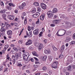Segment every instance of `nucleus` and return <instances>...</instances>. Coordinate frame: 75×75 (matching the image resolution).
<instances>
[{
  "instance_id": "obj_1",
  "label": "nucleus",
  "mask_w": 75,
  "mask_h": 75,
  "mask_svg": "<svg viewBox=\"0 0 75 75\" xmlns=\"http://www.w3.org/2000/svg\"><path fill=\"white\" fill-rule=\"evenodd\" d=\"M66 33V31L65 30L63 29H59L57 31V35L58 37L63 36V35H64Z\"/></svg>"
},
{
  "instance_id": "obj_2",
  "label": "nucleus",
  "mask_w": 75,
  "mask_h": 75,
  "mask_svg": "<svg viewBox=\"0 0 75 75\" xmlns=\"http://www.w3.org/2000/svg\"><path fill=\"white\" fill-rule=\"evenodd\" d=\"M47 14L49 18H51L54 16V13L51 11H49L48 12Z\"/></svg>"
},
{
  "instance_id": "obj_3",
  "label": "nucleus",
  "mask_w": 75,
  "mask_h": 75,
  "mask_svg": "<svg viewBox=\"0 0 75 75\" xmlns=\"http://www.w3.org/2000/svg\"><path fill=\"white\" fill-rule=\"evenodd\" d=\"M58 64V62H54L52 65V68L54 69L57 68V64Z\"/></svg>"
},
{
  "instance_id": "obj_4",
  "label": "nucleus",
  "mask_w": 75,
  "mask_h": 75,
  "mask_svg": "<svg viewBox=\"0 0 75 75\" xmlns=\"http://www.w3.org/2000/svg\"><path fill=\"white\" fill-rule=\"evenodd\" d=\"M65 27H71V24L70 23L67 22H66Z\"/></svg>"
},
{
  "instance_id": "obj_5",
  "label": "nucleus",
  "mask_w": 75,
  "mask_h": 75,
  "mask_svg": "<svg viewBox=\"0 0 75 75\" xmlns=\"http://www.w3.org/2000/svg\"><path fill=\"white\" fill-rule=\"evenodd\" d=\"M39 16H40V13L37 12L36 13L33 15L32 16V17H34V18H37V17H38Z\"/></svg>"
},
{
  "instance_id": "obj_6",
  "label": "nucleus",
  "mask_w": 75,
  "mask_h": 75,
  "mask_svg": "<svg viewBox=\"0 0 75 75\" xmlns=\"http://www.w3.org/2000/svg\"><path fill=\"white\" fill-rule=\"evenodd\" d=\"M40 6L41 7H42V8H43V9H44V10H45L46 8V5L45 4L42 3L40 4Z\"/></svg>"
},
{
  "instance_id": "obj_7",
  "label": "nucleus",
  "mask_w": 75,
  "mask_h": 75,
  "mask_svg": "<svg viewBox=\"0 0 75 75\" xmlns=\"http://www.w3.org/2000/svg\"><path fill=\"white\" fill-rule=\"evenodd\" d=\"M39 33V30L38 29H36L33 31V33L35 35H38Z\"/></svg>"
},
{
  "instance_id": "obj_8",
  "label": "nucleus",
  "mask_w": 75,
  "mask_h": 75,
  "mask_svg": "<svg viewBox=\"0 0 75 75\" xmlns=\"http://www.w3.org/2000/svg\"><path fill=\"white\" fill-rule=\"evenodd\" d=\"M32 43V40H29L25 44L26 45H29Z\"/></svg>"
},
{
  "instance_id": "obj_9",
  "label": "nucleus",
  "mask_w": 75,
  "mask_h": 75,
  "mask_svg": "<svg viewBox=\"0 0 75 75\" xmlns=\"http://www.w3.org/2000/svg\"><path fill=\"white\" fill-rule=\"evenodd\" d=\"M28 57H29L27 56H25L24 54H23V58L24 61H27V60L28 59Z\"/></svg>"
},
{
  "instance_id": "obj_10",
  "label": "nucleus",
  "mask_w": 75,
  "mask_h": 75,
  "mask_svg": "<svg viewBox=\"0 0 75 75\" xmlns=\"http://www.w3.org/2000/svg\"><path fill=\"white\" fill-rule=\"evenodd\" d=\"M43 47V45L42 44H40L39 45V47H38V50H41Z\"/></svg>"
},
{
  "instance_id": "obj_11",
  "label": "nucleus",
  "mask_w": 75,
  "mask_h": 75,
  "mask_svg": "<svg viewBox=\"0 0 75 75\" xmlns=\"http://www.w3.org/2000/svg\"><path fill=\"white\" fill-rule=\"evenodd\" d=\"M43 15H41L40 17V19L41 20H42V21L43 20L44 18V17H45V14H43Z\"/></svg>"
},
{
  "instance_id": "obj_12",
  "label": "nucleus",
  "mask_w": 75,
  "mask_h": 75,
  "mask_svg": "<svg viewBox=\"0 0 75 75\" xmlns=\"http://www.w3.org/2000/svg\"><path fill=\"white\" fill-rule=\"evenodd\" d=\"M13 32L11 30H8L7 32V34L9 35H12V34Z\"/></svg>"
},
{
  "instance_id": "obj_13",
  "label": "nucleus",
  "mask_w": 75,
  "mask_h": 75,
  "mask_svg": "<svg viewBox=\"0 0 75 75\" xmlns=\"http://www.w3.org/2000/svg\"><path fill=\"white\" fill-rule=\"evenodd\" d=\"M7 11V9H4L1 10L0 11V13H5V11Z\"/></svg>"
},
{
  "instance_id": "obj_14",
  "label": "nucleus",
  "mask_w": 75,
  "mask_h": 75,
  "mask_svg": "<svg viewBox=\"0 0 75 75\" xmlns=\"http://www.w3.org/2000/svg\"><path fill=\"white\" fill-rule=\"evenodd\" d=\"M32 54L33 55H35V56H36V57L38 56V55L37 54V52H33Z\"/></svg>"
},
{
  "instance_id": "obj_15",
  "label": "nucleus",
  "mask_w": 75,
  "mask_h": 75,
  "mask_svg": "<svg viewBox=\"0 0 75 75\" xmlns=\"http://www.w3.org/2000/svg\"><path fill=\"white\" fill-rule=\"evenodd\" d=\"M71 69H72V67H71V66L70 65L67 68V71H70Z\"/></svg>"
},
{
  "instance_id": "obj_16",
  "label": "nucleus",
  "mask_w": 75,
  "mask_h": 75,
  "mask_svg": "<svg viewBox=\"0 0 75 75\" xmlns=\"http://www.w3.org/2000/svg\"><path fill=\"white\" fill-rule=\"evenodd\" d=\"M70 40H71V38L69 37H67L66 42H68L69 41H70Z\"/></svg>"
},
{
  "instance_id": "obj_17",
  "label": "nucleus",
  "mask_w": 75,
  "mask_h": 75,
  "mask_svg": "<svg viewBox=\"0 0 75 75\" xmlns=\"http://www.w3.org/2000/svg\"><path fill=\"white\" fill-rule=\"evenodd\" d=\"M17 67H22L23 65L21 64V63L20 62L18 63V64L17 65Z\"/></svg>"
},
{
  "instance_id": "obj_18",
  "label": "nucleus",
  "mask_w": 75,
  "mask_h": 75,
  "mask_svg": "<svg viewBox=\"0 0 75 75\" xmlns=\"http://www.w3.org/2000/svg\"><path fill=\"white\" fill-rule=\"evenodd\" d=\"M9 18L10 20H13L14 19V16H9Z\"/></svg>"
},
{
  "instance_id": "obj_19",
  "label": "nucleus",
  "mask_w": 75,
  "mask_h": 75,
  "mask_svg": "<svg viewBox=\"0 0 75 75\" xmlns=\"http://www.w3.org/2000/svg\"><path fill=\"white\" fill-rule=\"evenodd\" d=\"M23 55H25L26 56H27L28 57H29V53H28V52H25V54H23Z\"/></svg>"
},
{
  "instance_id": "obj_20",
  "label": "nucleus",
  "mask_w": 75,
  "mask_h": 75,
  "mask_svg": "<svg viewBox=\"0 0 75 75\" xmlns=\"http://www.w3.org/2000/svg\"><path fill=\"white\" fill-rule=\"evenodd\" d=\"M9 47V46L8 45H6L4 47V51H6V50L8 48V47Z\"/></svg>"
},
{
  "instance_id": "obj_21",
  "label": "nucleus",
  "mask_w": 75,
  "mask_h": 75,
  "mask_svg": "<svg viewBox=\"0 0 75 75\" xmlns=\"http://www.w3.org/2000/svg\"><path fill=\"white\" fill-rule=\"evenodd\" d=\"M52 11L53 13H55L58 11V10H57V9L54 8L53 10Z\"/></svg>"
},
{
  "instance_id": "obj_22",
  "label": "nucleus",
  "mask_w": 75,
  "mask_h": 75,
  "mask_svg": "<svg viewBox=\"0 0 75 75\" xmlns=\"http://www.w3.org/2000/svg\"><path fill=\"white\" fill-rule=\"evenodd\" d=\"M1 32H3L4 33L6 31V30L4 29V28H1Z\"/></svg>"
},
{
  "instance_id": "obj_23",
  "label": "nucleus",
  "mask_w": 75,
  "mask_h": 75,
  "mask_svg": "<svg viewBox=\"0 0 75 75\" xmlns=\"http://www.w3.org/2000/svg\"><path fill=\"white\" fill-rule=\"evenodd\" d=\"M21 55H20L19 56H18V53H16L15 56V57H17V59H18V57H20Z\"/></svg>"
},
{
  "instance_id": "obj_24",
  "label": "nucleus",
  "mask_w": 75,
  "mask_h": 75,
  "mask_svg": "<svg viewBox=\"0 0 75 75\" xmlns=\"http://www.w3.org/2000/svg\"><path fill=\"white\" fill-rule=\"evenodd\" d=\"M0 25L1 26V27H4L6 26V25L4 23H1Z\"/></svg>"
},
{
  "instance_id": "obj_25",
  "label": "nucleus",
  "mask_w": 75,
  "mask_h": 75,
  "mask_svg": "<svg viewBox=\"0 0 75 75\" xmlns=\"http://www.w3.org/2000/svg\"><path fill=\"white\" fill-rule=\"evenodd\" d=\"M34 4L36 6H39V3L38 2H35L34 3Z\"/></svg>"
},
{
  "instance_id": "obj_26",
  "label": "nucleus",
  "mask_w": 75,
  "mask_h": 75,
  "mask_svg": "<svg viewBox=\"0 0 75 75\" xmlns=\"http://www.w3.org/2000/svg\"><path fill=\"white\" fill-rule=\"evenodd\" d=\"M8 5L10 6H13V7L14 6V5L12 3H9L8 4Z\"/></svg>"
},
{
  "instance_id": "obj_27",
  "label": "nucleus",
  "mask_w": 75,
  "mask_h": 75,
  "mask_svg": "<svg viewBox=\"0 0 75 75\" xmlns=\"http://www.w3.org/2000/svg\"><path fill=\"white\" fill-rule=\"evenodd\" d=\"M64 57V55L62 54H60L59 56V58H60V59L62 58H63Z\"/></svg>"
},
{
  "instance_id": "obj_28",
  "label": "nucleus",
  "mask_w": 75,
  "mask_h": 75,
  "mask_svg": "<svg viewBox=\"0 0 75 75\" xmlns=\"http://www.w3.org/2000/svg\"><path fill=\"white\" fill-rule=\"evenodd\" d=\"M47 56H45L43 57V61H45V59H47Z\"/></svg>"
},
{
  "instance_id": "obj_29",
  "label": "nucleus",
  "mask_w": 75,
  "mask_h": 75,
  "mask_svg": "<svg viewBox=\"0 0 75 75\" xmlns=\"http://www.w3.org/2000/svg\"><path fill=\"white\" fill-rule=\"evenodd\" d=\"M6 8H7L8 10H11V8L10 7V6H6Z\"/></svg>"
},
{
  "instance_id": "obj_30",
  "label": "nucleus",
  "mask_w": 75,
  "mask_h": 75,
  "mask_svg": "<svg viewBox=\"0 0 75 75\" xmlns=\"http://www.w3.org/2000/svg\"><path fill=\"white\" fill-rule=\"evenodd\" d=\"M24 24H27V18H25Z\"/></svg>"
},
{
  "instance_id": "obj_31",
  "label": "nucleus",
  "mask_w": 75,
  "mask_h": 75,
  "mask_svg": "<svg viewBox=\"0 0 75 75\" xmlns=\"http://www.w3.org/2000/svg\"><path fill=\"white\" fill-rule=\"evenodd\" d=\"M45 51H47L48 53H50V49H48L47 50H46Z\"/></svg>"
},
{
  "instance_id": "obj_32",
  "label": "nucleus",
  "mask_w": 75,
  "mask_h": 75,
  "mask_svg": "<svg viewBox=\"0 0 75 75\" xmlns=\"http://www.w3.org/2000/svg\"><path fill=\"white\" fill-rule=\"evenodd\" d=\"M52 56H49V59L50 61H51L52 60Z\"/></svg>"
},
{
  "instance_id": "obj_33",
  "label": "nucleus",
  "mask_w": 75,
  "mask_h": 75,
  "mask_svg": "<svg viewBox=\"0 0 75 75\" xmlns=\"http://www.w3.org/2000/svg\"><path fill=\"white\" fill-rule=\"evenodd\" d=\"M19 8L21 10H23V9L24 8V7H22V6H21V5L19 6Z\"/></svg>"
},
{
  "instance_id": "obj_34",
  "label": "nucleus",
  "mask_w": 75,
  "mask_h": 75,
  "mask_svg": "<svg viewBox=\"0 0 75 75\" xmlns=\"http://www.w3.org/2000/svg\"><path fill=\"white\" fill-rule=\"evenodd\" d=\"M64 48H65V46H64V45H62V47H61V50H64Z\"/></svg>"
},
{
  "instance_id": "obj_35",
  "label": "nucleus",
  "mask_w": 75,
  "mask_h": 75,
  "mask_svg": "<svg viewBox=\"0 0 75 75\" xmlns=\"http://www.w3.org/2000/svg\"><path fill=\"white\" fill-rule=\"evenodd\" d=\"M13 49L15 51H18V49H17L16 47H13Z\"/></svg>"
},
{
  "instance_id": "obj_36",
  "label": "nucleus",
  "mask_w": 75,
  "mask_h": 75,
  "mask_svg": "<svg viewBox=\"0 0 75 75\" xmlns=\"http://www.w3.org/2000/svg\"><path fill=\"white\" fill-rule=\"evenodd\" d=\"M42 69L43 70V71H46V70H47V68H46V67H43Z\"/></svg>"
},
{
  "instance_id": "obj_37",
  "label": "nucleus",
  "mask_w": 75,
  "mask_h": 75,
  "mask_svg": "<svg viewBox=\"0 0 75 75\" xmlns=\"http://www.w3.org/2000/svg\"><path fill=\"white\" fill-rule=\"evenodd\" d=\"M39 23H40V20H39V19H38V21L36 22V24H38Z\"/></svg>"
},
{
  "instance_id": "obj_38",
  "label": "nucleus",
  "mask_w": 75,
  "mask_h": 75,
  "mask_svg": "<svg viewBox=\"0 0 75 75\" xmlns=\"http://www.w3.org/2000/svg\"><path fill=\"white\" fill-rule=\"evenodd\" d=\"M26 5V4L25 3H23L22 4V6L23 7H24V6H25Z\"/></svg>"
},
{
  "instance_id": "obj_39",
  "label": "nucleus",
  "mask_w": 75,
  "mask_h": 75,
  "mask_svg": "<svg viewBox=\"0 0 75 75\" xmlns=\"http://www.w3.org/2000/svg\"><path fill=\"white\" fill-rule=\"evenodd\" d=\"M1 6H4V3L3 2V1H1Z\"/></svg>"
},
{
  "instance_id": "obj_40",
  "label": "nucleus",
  "mask_w": 75,
  "mask_h": 75,
  "mask_svg": "<svg viewBox=\"0 0 75 75\" xmlns=\"http://www.w3.org/2000/svg\"><path fill=\"white\" fill-rule=\"evenodd\" d=\"M38 11L39 12L41 11V8H40V7H38Z\"/></svg>"
},
{
  "instance_id": "obj_41",
  "label": "nucleus",
  "mask_w": 75,
  "mask_h": 75,
  "mask_svg": "<svg viewBox=\"0 0 75 75\" xmlns=\"http://www.w3.org/2000/svg\"><path fill=\"white\" fill-rule=\"evenodd\" d=\"M71 34V32H67L66 33L67 35H69V34Z\"/></svg>"
},
{
  "instance_id": "obj_42",
  "label": "nucleus",
  "mask_w": 75,
  "mask_h": 75,
  "mask_svg": "<svg viewBox=\"0 0 75 75\" xmlns=\"http://www.w3.org/2000/svg\"><path fill=\"white\" fill-rule=\"evenodd\" d=\"M71 44H75V42L74 41H72L71 42Z\"/></svg>"
},
{
  "instance_id": "obj_43",
  "label": "nucleus",
  "mask_w": 75,
  "mask_h": 75,
  "mask_svg": "<svg viewBox=\"0 0 75 75\" xmlns=\"http://www.w3.org/2000/svg\"><path fill=\"white\" fill-rule=\"evenodd\" d=\"M53 50H54V51H57V48L55 47H53Z\"/></svg>"
},
{
  "instance_id": "obj_44",
  "label": "nucleus",
  "mask_w": 75,
  "mask_h": 75,
  "mask_svg": "<svg viewBox=\"0 0 75 75\" xmlns=\"http://www.w3.org/2000/svg\"><path fill=\"white\" fill-rule=\"evenodd\" d=\"M36 12V10H33L32 11V13H35Z\"/></svg>"
},
{
  "instance_id": "obj_45",
  "label": "nucleus",
  "mask_w": 75,
  "mask_h": 75,
  "mask_svg": "<svg viewBox=\"0 0 75 75\" xmlns=\"http://www.w3.org/2000/svg\"><path fill=\"white\" fill-rule=\"evenodd\" d=\"M72 37L73 38H74V39H75V33L72 36Z\"/></svg>"
},
{
  "instance_id": "obj_46",
  "label": "nucleus",
  "mask_w": 75,
  "mask_h": 75,
  "mask_svg": "<svg viewBox=\"0 0 75 75\" xmlns=\"http://www.w3.org/2000/svg\"><path fill=\"white\" fill-rule=\"evenodd\" d=\"M22 42H23V40H19V43L20 44H22Z\"/></svg>"
},
{
  "instance_id": "obj_47",
  "label": "nucleus",
  "mask_w": 75,
  "mask_h": 75,
  "mask_svg": "<svg viewBox=\"0 0 75 75\" xmlns=\"http://www.w3.org/2000/svg\"><path fill=\"white\" fill-rule=\"evenodd\" d=\"M13 64H14L16 62V61H15V60L14 59H13Z\"/></svg>"
},
{
  "instance_id": "obj_48",
  "label": "nucleus",
  "mask_w": 75,
  "mask_h": 75,
  "mask_svg": "<svg viewBox=\"0 0 75 75\" xmlns=\"http://www.w3.org/2000/svg\"><path fill=\"white\" fill-rule=\"evenodd\" d=\"M3 67L1 66H0V71L3 70Z\"/></svg>"
},
{
  "instance_id": "obj_49",
  "label": "nucleus",
  "mask_w": 75,
  "mask_h": 75,
  "mask_svg": "<svg viewBox=\"0 0 75 75\" xmlns=\"http://www.w3.org/2000/svg\"><path fill=\"white\" fill-rule=\"evenodd\" d=\"M2 16L3 17H3H6V14H3L2 15Z\"/></svg>"
},
{
  "instance_id": "obj_50",
  "label": "nucleus",
  "mask_w": 75,
  "mask_h": 75,
  "mask_svg": "<svg viewBox=\"0 0 75 75\" xmlns=\"http://www.w3.org/2000/svg\"><path fill=\"white\" fill-rule=\"evenodd\" d=\"M26 72L28 74H30V71L28 70H26Z\"/></svg>"
},
{
  "instance_id": "obj_51",
  "label": "nucleus",
  "mask_w": 75,
  "mask_h": 75,
  "mask_svg": "<svg viewBox=\"0 0 75 75\" xmlns=\"http://www.w3.org/2000/svg\"><path fill=\"white\" fill-rule=\"evenodd\" d=\"M23 16H25V12H23Z\"/></svg>"
},
{
  "instance_id": "obj_52",
  "label": "nucleus",
  "mask_w": 75,
  "mask_h": 75,
  "mask_svg": "<svg viewBox=\"0 0 75 75\" xmlns=\"http://www.w3.org/2000/svg\"><path fill=\"white\" fill-rule=\"evenodd\" d=\"M29 50H33V48H32V47H29Z\"/></svg>"
},
{
  "instance_id": "obj_53",
  "label": "nucleus",
  "mask_w": 75,
  "mask_h": 75,
  "mask_svg": "<svg viewBox=\"0 0 75 75\" xmlns=\"http://www.w3.org/2000/svg\"><path fill=\"white\" fill-rule=\"evenodd\" d=\"M15 53H16V51H15V50L13 51L12 52V54H15Z\"/></svg>"
},
{
  "instance_id": "obj_54",
  "label": "nucleus",
  "mask_w": 75,
  "mask_h": 75,
  "mask_svg": "<svg viewBox=\"0 0 75 75\" xmlns=\"http://www.w3.org/2000/svg\"><path fill=\"white\" fill-rule=\"evenodd\" d=\"M58 20H56V21L55 22V24H58Z\"/></svg>"
},
{
  "instance_id": "obj_55",
  "label": "nucleus",
  "mask_w": 75,
  "mask_h": 75,
  "mask_svg": "<svg viewBox=\"0 0 75 75\" xmlns=\"http://www.w3.org/2000/svg\"><path fill=\"white\" fill-rule=\"evenodd\" d=\"M18 20V18H16L14 20V21H17Z\"/></svg>"
},
{
  "instance_id": "obj_56",
  "label": "nucleus",
  "mask_w": 75,
  "mask_h": 75,
  "mask_svg": "<svg viewBox=\"0 0 75 75\" xmlns=\"http://www.w3.org/2000/svg\"><path fill=\"white\" fill-rule=\"evenodd\" d=\"M34 58L35 59L36 61H38V59L36 57H34Z\"/></svg>"
},
{
  "instance_id": "obj_57",
  "label": "nucleus",
  "mask_w": 75,
  "mask_h": 75,
  "mask_svg": "<svg viewBox=\"0 0 75 75\" xmlns=\"http://www.w3.org/2000/svg\"><path fill=\"white\" fill-rule=\"evenodd\" d=\"M51 25L52 27H54V26H55V25L52 24H51Z\"/></svg>"
},
{
  "instance_id": "obj_58",
  "label": "nucleus",
  "mask_w": 75,
  "mask_h": 75,
  "mask_svg": "<svg viewBox=\"0 0 75 75\" xmlns=\"http://www.w3.org/2000/svg\"><path fill=\"white\" fill-rule=\"evenodd\" d=\"M15 12L16 13H18V10H16L15 11Z\"/></svg>"
},
{
  "instance_id": "obj_59",
  "label": "nucleus",
  "mask_w": 75,
  "mask_h": 75,
  "mask_svg": "<svg viewBox=\"0 0 75 75\" xmlns=\"http://www.w3.org/2000/svg\"><path fill=\"white\" fill-rule=\"evenodd\" d=\"M34 68H37L38 67V66L37 65H34Z\"/></svg>"
},
{
  "instance_id": "obj_60",
  "label": "nucleus",
  "mask_w": 75,
  "mask_h": 75,
  "mask_svg": "<svg viewBox=\"0 0 75 75\" xmlns=\"http://www.w3.org/2000/svg\"><path fill=\"white\" fill-rule=\"evenodd\" d=\"M35 75H40V73H38L37 74H35Z\"/></svg>"
},
{
  "instance_id": "obj_61",
  "label": "nucleus",
  "mask_w": 75,
  "mask_h": 75,
  "mask_svg": "<svg viewBox=\"0 0 75 75\" xmlns=\"http://www.w3.org/2000/svg\"><path fill=\"white\" fill-rule=\"evenodd\" d=\"M35 64H40V63L38 62H35Z\"/></svg>"
},
{
  "instance_id": "obj_62",
  "label": "nucleus",
  "mask_w": 75,
  "mask_h": 75,
  "mask_svg": "<svg viewBox=\"0 0 75 75\" xmlns=\"http://www.w3.org/2000/svg\"><path fill=\"white\" fill-rule=\"evenodd\" d=\"M71 8H69V9H68L67 11H70V10H71Z\"/></svg>"
},
{
  "instance_id": "obj_63",
  "label": "nucleus",
  "mask_w": 75,
  "mask_h": 75,
  "mask_svg": "<svg viewBox=\"0 0 75 75\" xmlns=\"http://www.w3.org/2000/svg\"><path fill=\"white\" fill-rule=\"evenodd\" d=\"M61 17V18H64V15H62Z\"/></svg>"
},
{
  "instance_id": "obj_64",
  "label": "nucleus",
  "mask_w": 75,
  "mask_h": 75,
  "mask_svg": "<svg viewBox=\"0 0 75 75\" xmlns=\"http://www.w3.org/2000/svg\"><path fill=\"white\" fill-rule=\"evenodd\" d=\"M73 68L74 69H75V65H74L73 66Z\"/></svg>"
}]
</instances>
